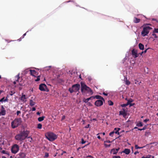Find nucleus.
I'll return each instance as SVG.
<instances>
[{
	"label": "nucleus",
	"mask_w": 158,
	"mask_h": 158,
	"mask_svg": "<svg viewBox=\"0 0 158 158\" xmlns=\"http://www.w3.org/2000/svg\"><path fill=\"white\" fill-rule=\"evenodd\" d=\"M105 145L106 146V147H110V144L108 145H107L106 144H105Z\"/></svg>",
	"instance_id": "obj_50"
},
{
	"label": "nucleus",
	"mask_w": 158,
	"mask_h": 158,
	"mask_svg": "<svg viewBox=\"0 0 158 158\" xmlns=\"http://www.w3.org/2000/svg\"><path fill=\"white\" fill-rule=\"evenodd\" d=\"M90 125L89 124H88L87 125H86L85 127V128H89V126Z\"/></svg>",
	"instance_id": "obj_54"
},
{
	"label": "nucleus",
	"mask_w": 158,
	"mask_h": 158,
	"mask_svg": "<svg viewBox=\"0 0 158 158\" xmlns=\"http://www.w3.org/2000/svg\"><path fill=\"white\" fill-rule=\"evenodd\" d=\"M2 152L3 153H4V154H6V151H4V150H3L2 151Z\"/></svg>",
	"instance_id": "obj_58"
},
{
	"label": "nucleus",
	"mask_w": 158,
	"mask_h": 158,
	"mask_svg": "<svg viewBox=\"0 0 158 158\" xmlns=\"http://www.w3.org/2000/svg\"><path fill=\"white\" fill-rule=\"evenodd\" d=\"M152 21H155L157 23H158V21L156 19L153 18V19H152Z\"/></svg>",
	"instance_id": "obj_51"
},
{
	"label": "nucleus",
	"mask_w": 158,
	"mask_h": 158,
	"mask_svg": "<svg viewBox=\"0 0 158 158\" xmlns=\"http://www.w3.org/2000/svg\"><path fill=\"white\" fill-rule=\"evenodd\" d=\"M29 133V131L27 130H24L23 131H21L20 132L23 138H24V139L27 137Z\"/></svg>",
	"instance_id": "obj_8"
},
{
	"label": "nucleus",
	"mask_w": 158,
	"mask_h": 158,
	"mask_svg": "<svg viewBox=\"0 0 158 158\" xmlns=\"http://www.w3.org/2000/svg\"><path fill=\"white\" fill-rule=\"evenodd\" d=\"M153 33H158V29L155 28Z\"/></svg>",
	"instance_id": "obj_34"
},
{
	"label": "nucleus",
	"mask_w": 158,
	"mask_h": 158,
	"mask_svg": "<svg viewBox=\"0 0 158 158\" xmlns=\"http://www.w3.org/2000/svg\"><path fill=\"white\" fill-rule=\"evenodd\" d=\"M80 88V85L79 84H76L73 85L71 88H70L69 90L70 93L73 92H77L78 91Z\"/></svg>",
	"instance_id": "obj_3"
},
{
	"label": "nucleus",
	"mask_w": 158,
	"mask_h": 158,
	"mask_svg": "<svg viewBox=\"0 0 158 158\" xmlns=\"http://www.w3.org/2000/svg\"><path fill=\"white\" fill-rule=\"evenodd\" d=\"M128 106V104H125L121 105V106L122 107H125Z\"/></svg>",
	"instance_id": "obj_37"
},
{
	"label": "nucleus",
	"mask_w": 158,
	"mask_h": 158,
	"mask_svg": "<svg viewBox=\"0 0 158 158\" xmlns=\"http://www.w3.org/2000/svg\"><path fill=\"white\" fill-rule=\"evenodd\" d=\"M35 103L32 100H30V105L31 106H33L35 105Z\"/></svg>",
	"instance_id": "obj_22"
},
{
	"label": "nucleus",
	"mask_w": 158,
	"mask_h": 158,
	"mask_svg": "<svg viewBox=\"0 0 158 158\" xmlns=\"http://www.w3.org/2000/svg\"><path fill=\"white\" fill-rule=\"evenodd\" d=\"M140 21V19H139L135 17L133 20V22L135 23H139Z\"/></svg>",
	"instance_id": "obj_18"
},
{
	"label": "nucleus",
	"mask_w": 158,
	"mask_h": 158,
	"mask_svg": "<svg viewBox=\"0 0 158 158\" xmlns=\"http://www.w3.org/2000/svg\"><path fill=\"white\" fill-rule=\"evenodd\" d=\"M27 98L26 97V95L24 94H22V97H21L20 99L23 101L25 102L26 100H25Z\"/></svg>",
	"instance_id": "obj_19"
},
{
	"label": "nucleus",
	"mask_w": 158,
	"mask_h": 158,
	"mask_svg": "<svg viewBox=\"0 0 158 158\" xmlns=\"http://www.w3.org/2000/svg\"><path fill=\"white\" fill-rule=\"evenodd\" d=\"M27 138H30V139L29 140V141L30 142H31L32 140V139L31 137H27Z\"/></svg>",
	"instance_id": "obj_44"
},
{
	"label": "nucleus",
	"mask_w": 158,
	"mask_h": 158,
	"mask_svg": "<svg viewBox=\"0 0 158 158\" xmlns=\"http://www.w3.org/2000/svg\"><path fill=\"white\" fill-rule=\"evenodd\" d=\"M15 78V80L16 81L19 82V81L20 80V82H21L22 79H20L19 77V73L16 76Z\"/></svg>",
	"instance_id": "obj_15"
},
{
	"label": "nucleus",
	"mask_w": 158,
	"mask_h": 158,
	"mask_svg": "<svg viewBox=\"0 0 158 158\" xmlns=\"http://www.w3.org/2000/svg\"><path fill=\"white\" fill-rule=\"evenodd\" d=\"M85 158H94L92 156H87Z\"/></svg>",
	"instance_id": "obj_45"
},
{
	"label": "nucleus",
	"mask_w": 158,
	"mask_h": 158,
	"mask_svg": "<svg viewBox=\"0 0 158 158\" xmlns=\"http://www.w3.org/2000/svg\"><path fill=\"white\" fill-rule=\"evenodd\" d=\"M103 94L105 96H107V95H108V94L107 93H106L105 92H103Z\"/></svg>",
	"instance_id": "obj_53"
},
{
	"label": "nucleus",
	"mask_w": 158,
	"mask_h": 158,
	"mask_svg": "<svg viewBox=\"0 0 158 158\" xmlns=\"http://www.w3.org/2000/svg\"><path fill=\"white\" fill-rule=\"evenodd\" d=\"M152 35L155 38H157V36L156 35V34H155V33H153V34H152Z\"/></svg>",
	"instance_id": "obj_40"
},
{
	"label": "nucleus",
	"mask_w": 158,
	"mask_h": 158,
	"mask_svg": "<svg viewBox=\"0 0 158 158\" xmlns=\"http://www.w3.org/2000/svg\"><path fill=\"white\" fill-rule=\"evenodd\" d=\"M149 121V119H146L144 120L143 122H144L146 123L147 122Z\"/></svg>",
	"instance_id": "obj_46"
},
{
	"label": "nucleus",
	"mask_w": 158,
	"mask_h": 158,
	"mask_svg": "<svg viewBox=\"0 0 158 158\" xmlns=\"http://www.w3.org/2000/svg\"><path fill=\"white\" fill-rule=\"evenodd\" d=\"M42 127V125L40 123H39L37 125V128L41 129Z\"/></svg>",
	"instance_id": "obj_31"
},
{
	"label": "nucleus",
	"mask_w": 158,
	"mask_h": 158,
	"mask_svg": "<svg viewBox=\"0 0 158 158\" xmlns=\"http://www.w3.org/2000/svg\"><path fill=\"white\" fill-rule=\"evenodd\" d=\"M49 156V154L47 152H46L45 153V156H44V157L47 158Z\"/></svg>",
	"instance_id": "obj_38"
},
{
	"label": "nucleus",
	"mask_w": 158,
	"mask_h": 158,
	"mask_svg": "<svg viewBox=\"0 0 158 158\" xmlns=\"http://www.w3.org/2000/svg\"><path fill=\"white\" fill-rule=\"evenodd\" d=\"M21 123V121L20 118L15 119L11 123V127L13 128H15L19 125Z\"/></svg>",
	"instance_id": "obj_4"
},
{
	"label": "nucleus",
	"mask_w": 158,
	"mask_h": 158,
	"mask_svg": "<svg viewBox=\"0 0 158 158\" xmlns=\"http://www.w3.org/2000/svg\"><path fill=\"white\" fill-rule=\"evenodd\" d=\"M14 94V93H12V92L10 91V95H12Z\"/></svg>",
	"instance_id": "obj_64"
},
{
	"label": "nucleus",
	"mask_w": 158,
	"mask_h": 158,
	"mask_svg": "<svg viewBox=\"0 0 158 158\" xmlns=\"http://www.w3.org/2000/svg\"><path fill=\"white\" fill-rule=\"evenodd\" d=\"M111 152L113 153L114 154H116L117 152L116 151L115 149H113L111 150Z\"/></svg>",
	"instance_id": "obj_26"
},
{
	"label": "nucleus",
	"mask_w": 158,
	"mask_h": 158,
	"mask_svg": "<svg viewBox=\"0 0 158 158\" xmlns=\"http://www.w3.org/2000/svg\"><path fill=\"white\" fill-rule=\"evenodd\" d=\"M45 118V116H43L42 117H39L38 118V119L39 122H41L44 120Z\"/></svg>",
	"instance_id": "obj_23"
},
{
	"label": "nucleus",
	"mask_w": 158,
	"mask_h": 158,
	"mask_svg": "<svg viewBox=\"0 0 158 158\" xmlns=\"http://www.w3.org/2000/svg\"><path fill=\"white\" fill-rule=\"evenodd\" d=\"M66 152L65 151H63L62 153L61 154V155H63L64 153H66Z\"/></svg>",
	"instance_id": "obj_62"
},
{
	"label": "nucleus",
	"mask_w": 158,
	"mask_h": 158,
	"mask_svg": "<svg viewBox=\"0 0 158 158\" xmlns=\"http://www.w3.org/2000/svg\"><path fill=\"white\" fill-rule=\"evenodd\" d=\"M85 143V141H84V140L82 139H81V143L84 144Z\"/></svg>",
	"instance_id": "obj_43"
},
{
	"label": "nucleus",
	"mask_w": 158,
	"mask_h": 158,
	"mask_svg": "<svg viewBox=\"0 0 158 158\" xmlns=\"http://www.w3.org/2000/svg\"><path fill=\"white\" fill-rule=\"evenodd\" d=\"M151 156H152V155H147L146 156H142L141 158H151Z\"/></svg>",
	"instance_id": "obj_29"
},
{
	"label": "nucleus",
	"mask_w": 158,
	"mask_h": 158,
	"mask_svg": "<svg viewBox=\"0 0 158 158\" xmlns=\"http://www.w3.org/2000/svg\"><path fill=\"white\" fill-rule=\"evenodd\" d=\"M8 100V99H7V97H6V98H5L4 97H3L0 100V102H6Z\"/></svg>",
	"instance_id": "obj_21"
},
{
	"label": "nucleus",
	"mask_w": 158,
	"mask_h": 158,
	"mask_svg": "<svg viewBox=\"0 0 158 158\" xmlns=\"http://www.w3.org/2000/svg\"><path fill=\"white\" fill-rule=\"evenodd\" d=\"M139 48L140 50H143L144 49V46L143 44L141 43H139Z\"/></svg>",
	"instance_id": "obj_20"
},
{
	"label": "nucleus",
	"mask_w": 158,
	"mask_h": 158,
	"mask_svg": "<svg viewBox=\"0 0 158 158\" xmlns=\"http://www.w3.org/2000/svg\"><path fill=\"white\" fill-rule=\"evenodd\" d=\"M114 133V131H112V132H110L109 134V135L110 136H111L112 137L113 136V134Z\"/></svg>",
	"instance_id": "obj_39"
},
{
	"label": "nucleus",
	"mask_w": 158,
	"mask_h": 158,
	"mask_svg": "<svg viewBox=\"0 0 158 158\" xmlns=\"http://www.w3.org/2000/svg\"><path fill=\"white\" fill-rule=\"evenodd\" d=\"M115 149L116 151H117V152H118V151L120 149V148H118L116 149Z\"/></svg>",
	"instance_id": "obj_56"
},
{
	"label": "nucleus",
	"mask_w": 158,
	"mask_h": 158,
	"mask_svg": "<svg viewBox=\"0 0 158 158\" xmlns=\"http://www.w3.org/2000/svg\"><path fill=\"white\" fill-rule=\"evenodd\" d=\"M149 48H147L144 51H143V53H145L147 52V50Z\"/></svg>",
	"instance_id": "obj_60"
},
{
	"label": "nucleus",
	"mask_w": 158,
	"mask_h": 158,
	"mask_svg": "<svg viewBox=\"0 0 158 158\" xmlns=\"http://www.w3.org/2000/svg\"><path fill=\"white\" fill-rule=\"evenodd\" d=\"M21 113V112L20 111H17L16 113L17 115H19V114Z\"/></svg>",
	"instance_id": "obj_48"
},
{
	"label": "nucleus",
	"mask_w": 158,
	"mask_h": 158,
	"mask_svg": "<svg viewBox=\"0 0 158 158\" xmlns=\"http://www.w3.org/2000/svg\"><path fill=\"white\" fill-rule=\"evenodd\" d=\"M40 80V76H38L37 77V79L35 80L36 81H38Z\"/></svg>",
	"instance_id": "obj_36"
},
{
	"label": "nucleus",
	"mask_w": 158,
	"mask_h": 158,
	"mask_svg": "<svg viewBox=\"0 0 158 158\" xmlns=\"http://www.w3.org/2000/svg\"><path fill=\"white\" fill-rule=\"evenodd\" d=\"M132 55L134 56V58H136L138 56L137 52V50L135 49H133L132 51Z\"/></svg>",
	"instance_id": "obj_12"
},
{
	"label": "nucleus",
	"mask_w": 158,
	"mask_h": 158,
	"mask_svg": "<svg viewBox=\"0 0 158 158\" xmlns=\"http://www.w3.org/2000/svg\"><path fill=\"white\" fill-rule=\"evenodd\" d=\"M21 155L22 156H23V157H24L25 156V154L23 153H21Z\"/></svg>",
	"instance_id": "obj_55"
},
{
	"label": "nucleus",
	"mask_w": 158,
	"mask_h": 158,
	"mask_svg": "<svg viewBox=\"0 0 158 158\" xmlns=\"http://www.w3.org/2000/svg\"><path fill=\"white\" fill-rule=\"evenodd\" d=\"M123 111H120L119 112V115H123L124 117H125L127 115L126 112L125 111V109H123Z\"/></svg>",
	"instance_id": "obj_14"
},
{
	"label": "nucleus",
	"mask_w": 158,
	"mask_h": 158,
	"mask_svg": "<svg viewBox=\"0 0 158 158\" xmlns=\"http://www.w3.org/2000/svg\"><path fill=\"white\" fill-rule=\"evenodd\" d=\"M6 113L5 110H2L1 112H0V116L2 115H5Z\"/></svg>",
	"instance_id": "obj_24"
},
{
	"label": "nucleus",
	"mask_w": 158,
	"mask_h": 158,
	"mask_svg": "<svg viewBox=\"0 0 158 158\" xmlns=\"http://www.w3.org/2000/svg\"><path fill=\"white\" fill-rule=\"evenodd\" d=\"M139 82L137 80H135V83L136 84H138L139 85L140 84V83H141V82L140 81V82Z\"/></svg>",
	"instance_id": "obj_33"
},
{
	"label": "nucleus",
	"mask_w": 158,
	"mask_h": 158,
	"mask_svg": "<svg viewBox=\"0 0 158 158\" xmlns=\"http://www.w3.org/2000/svg\"><path fill=\"white\" fill-rule=\"evenodd\" d=\"M146 127L144 126L143 128H142V130H143L146 129Z\"/></svg>",
	"instance_id": "obj_59"
},
{
	"label": "nucleus",
	"mask_w": 158,
	"mask_h": 158,
	"mask_svg": "<svg viewBox=\"0 0 158 158\" xmlns=\"http://www.w3.org/2000/svg\"><path fill=\"white\" fill-rule=\"evenodd\" d=\"M143 125V123L141 122H139V123H138L136 124L137 126L139 127H142Z\"/></svg>",
	"instance_id": "obj_27"
},
{
	"label": "nucleus",
	"mask_w": 158,
	"mask_h": 158,
	"mask_svg": "<svg viewBox=\"0 0 158 158\" xmlns=\"http://www.w3.org/2000/svg\"><path fill=\"white\" fill-rule=\"evenodd\" d=\"M94 98H96L98 99L102 100L103 101H105V100H104V99L103 98H102V97L100 96H99L98 95H97L95 96H94Z\"/></svg>",
	"instance_id": "obj_16"
},
{
	"label": "nucleus",
	"mask_w": 158,
	"mask_h": 158,
	"mask_svg": "<svg viewBox=\"0 0 158 158\" xmlns=\"http://www.w3.org/2000/svg\"><path fill=\"white\" fill-rule=\"evenodd\" d=\"M39 89L41 91L48 92L49 91L47 85L44 84H40L39 85Z\"/></svg>",
	"instance_id": "obj_6"
},
{
	"label": "nucleus",
	"mask_w": 158,
	"mask_h": 158,
	"mask_svg": "<svg viewBox=\"0 0 158 158\" xmlns=\"http://www.w3.org/2000/svg\"><path fill=\"white\" fill-rule=\"evenodd\" d=\"M130 152V150L127 148L125 149L124 150L123 152L127 155L129 154Z\"/></svg>",
	"instance_id": "obj_17"
},
{
	"label": "nucleus",
	"mask_w": 158,
	"mask_h": 158,
	"mask_svg": "<svg viewBox=\"0 0 158 158\" xmlns=\"http://www.w3.org/2000/svg\"><path fill=\"white\" fill-rule=\"evenodd\" d=\"M111 142L108 140H106L105 141V143H110Z\"/></svg>",
	"instance_id": "obj_49"
},
{
	"label": "nucleus",
	"mask_w": 158,
	"mask_h": 158,
	"mask_svg": "<svg viewBox=\"0 0 158 158\" xmlns=\"http://www.w3.org/2000/svg\"><path fill=\"white\" fill-rule=\"evenodd\" d=\"M132 102V100H128L127 101V103H126L127 104H128V105H130L131 106H132V105H131V104H130V103Z\"/></svg>",
	"instance_id": "obj_32"
},
{
	"label": "nucleus",
	"mask_w": 158,
	"mask_h": 158,
	"mask_svg": "<svg viewBox=\"0 0 158 158\" xmlns=\"http://www.w3.org/2000/svg\"><path fill=\"white\" fill-rule=\"evenodd\" d=\"M152 28L149 27H144L143 30L141 32V35L143 36H145L147 35L149 32L150 30Z\"/></svg>",
	"instance_id": "obj_5"
},
{
	"label": "nucleus",
	"mask_w": 158,
	"mask_h": 158,
	"mask_svg": "<svg viewBox=\"0 0 158 158\" xmlns=\"http://www.w3.org/2000/svg\"><path fill=\"white\" fill-rule=\"evenodd\" d=\"M144 147L145 146L143 147H139L137 145H135V148L136 149L142 148H144Z\"/></svg>",
	"instance_id": "obj_30"
},
{
	"label": "nucleus",
	"mask_w": 158,
	"mask_h": 158,
	"mask_svg": "<svg viewBox=\"0 0 158 158\" xmlns=\"http://www.w3.org/2000/svg\"><path fill=\"white\" fill-rule=\"evenodd\" d=\"M38 115H40V113L39 112H37L36 113Z\"/></svg>",
	"instance_id": "obj_61"
},
{
	"label": "nucleus",
	"mask_w": 158,
	"mask_h": 158,
	"mask_svg": "<svg viewBox=\"0 0 158 158\" xmlns=\"http://www.w3.org/2000/svg\"><path fill=\"white\" fill-rule=\"evenodd\" d=\"M126 84L127 85H129L130 84V82L127 79L126 81Z\"/></svg>",
	"instance_id": "obj_35"
},
{
	"label": "nucleus",
	"mask_w": 158,
	"mask_h": 158,
	"mask_svg": "<svg viewBox=\"0 0 158 158\" xmlns=\"http://www.w3.org/2000/svg\"><path fill=\"white\" fill-rule=\"evenodd\" d=\"M112 158H121V157L119 156H113Z\"/></svg>",
	"instance_id": "obj_41"
},
{
	"label": "nucleus",
	"mask_w": 158,
	"mask_h": 158,
	"mask_svg": "<svg viewBox=\"0 0 158 158\" xmlns=\"http://www.w3.org/2000/svg\"><path fill=\"white\" fill-rule=\"evenodd\" d=\"M36 110V108L35 107H33L32 108V111H35Z\"/></svg>",
	"instance_id": "obj_52"
},
{
	"label": "nucleus",
	"mask_w": 158,
	"mask_h": 158,
	"mask_svg": "<svg viewBox=\"0 0 158 158\" xmlns=\"http://www.w3.org/2000/svg\"><path fill=\"white\" fill-rule=\"evenodd\" d=\"M46 138L50 141H53L57 138L56 135L52 132H48L45 134Z\"/></svg>",
	"instance_id": "obj_2"
},
{
	"label": "nucleus",
	"mask_w": 158,
	"mask_h": 158,
	"mask_svg": "<svg viewBox=\"0 0 158 158\" xmlns=\"http://www.w3.org/2000/svg\"><path fill=\"white\" fill-rule=\"evenodd\" d=\"M65 117L64 116H63L61 118V121H63L65 118Z\"/></svg>",
	"instance_id": "obj_47"
},
{
	"label": "nucleus",
	"mask_w": 158,
	"mask_h": 158,
	"mask_svg": "<svg viewBox=\"0 0 158 158\" xmlns=\"http://www.w3.org/2000/svg\"><path fill=\"white\" fill-rule=\"evenodd\" d=\"M120 130V128H115L114 129V130L115 131L114 132L116 134H119V132H118V131Z\"/></svg>",
	"instance_id": "obj_25"
},
{
	"label": "nucleus",
	"mask_w": 158,
	"mask_h": 158,
	"mask_svg": "<svg viewBox=\"0 0 158 158\" xmlns=\"http://www.w3.org/2000/svg\"><path fill=\"white\" fill-rule=\"evenodd\" d=\"M15 138L16 140H24V138H23L20 133L15 136Z\"/></svg>",
	"instance_id": "obj_10"
},
{
	"label": "nucleus",
	"mask_w": 158,
	"mask_h": 158,
	"mask_svg": "<svg viewBox=\"0 0 158 158\" xmlns=\"http://www.w3.org/2000/svg\"><path fill=\"white\" fill-rule=\"evenodd\" d=\"M81 92L85 93L87 92L88 93L92 94L93 92L92 89L83 82H81Z\"/></svg>",
	"instance_id": "obj_1"
},
{
	"label": "nucleus",
	"mask_w": 158,
	"mask_h": 158,
	"mask_svg": "<svg viewBox=\"0 0 158 158\" xmlns=\"http://www.w3.org/2000/svg\"><path fill=\"white\" fill-rule=\"evenodd\" d=\"M151 134V133L149 131H146L145 132V135H149Z\"/></svg>",
	"instance_id": "obj_42"
},
{
	"label": "nucleus",
	"mask_w": 158,
	"mask_h": 158,
	"mask_svg": "<svg viewBox=\"0 0 158 158\" xmlns=\"http://www.w3.org/2000/svg\"><path fill=\"white\" fill-rule=\"evenodd\" d=\"M30 72L31 75L35 77H36V76L38 75V73L36 72L35 70H30Z\"/></svg>",
	"instance_id": "obj_11"
},
{
	"label": "nucleus",
	"mask_w": 158,
	"mask_h": 158,
	"mask_svg": "<svg viewBox=\"0 0 158 158\" xmlns=\"http://www.w3.org/2000/svg\"><path fill=\"white\" fill-rule=\"evenodd\" d=\"M103 102L102 100H98L95 102V105L97 106H100L103 105Z\"/></svg>",
	"instance_id": "obj_9"
},
{
	"label": "nucleus",
	"mask_w": 158,
	"mask_h": 158,
	"mask_svg": "<svg viewBox=\"0 0 158 158\" xmlns=\"http://www.w3.org/2000/svg\"><path fill=\"white\" fill-rule=\"evenodd\" d=\"M94 98V96H91L90 98L85 99V98L83 99V101L85 103H87L90 100H93Z\"/></svg>",
	"instance_id": "obj_13"
},
{
	"label": "nucleus",
	"mask_w": 158,
	"mask_h": 158,
	"mask_svg": "<svg viewBox=\"0 0 158 158\" xmlns=\"http://www.w3.org/2000/svg\"><path fill=\"white\" fill-rule=\"evenodd\" d=\"M19 150V147L16 144H14L11 148V151L12 153L15 154Z\"/></svg>",
	"instance_id": "obj_7"
},
{
	"label": "nucleus",
	"mask_w": 158,
	"mask_h": 158,
	"mask_svg": "<svg viewBox=\"0 0 158 158\" xmlns=\"http://www.w3.org/2000/svg\"><path fill=\"white\" fill-rule=\"evenodd\" d=\"M26 35V33H24V34L22 36V37H21V38H24V36L25 35Z\"/></svg>",
	"instance_id": "obj_57"
},
{
	"label": "nucleus",
	"mask_w": 158,
	"mask_h": 158,
	"mask_svg": "<svg viewBox=\"0 0 158 158\" xmlns=\"http://www.w3.org/2000/svg\"><path fill=\"white\" fill-rule=\"evenodd\" d=\"M97 138L98 139H101V137L100 136H97Z\"/></svg>",
	"instance_id": "obj_63"
},
{
	"label": "nucleus",
	"mask_w": 158,
	"mask_h": 158,
	"mask_svg": "<svg viewBox=\"0 0 158 158\" xmlns=\"http://www.w3.org/2000/svg\"><path fill=\"white\" fill-rule=\"evenodd\" d=\"M108 104L110 106H112L113 105V102L111 100H109L108 101Z\"/></svg>",
	"instance_id": "obj_28"
}]
</instances>
